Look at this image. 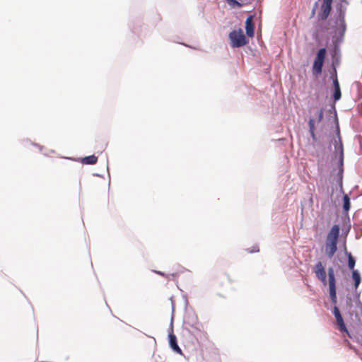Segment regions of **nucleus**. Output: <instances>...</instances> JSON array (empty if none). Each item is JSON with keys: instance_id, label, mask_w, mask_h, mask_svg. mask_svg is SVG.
<instances>
[{"instance_id": "39448f33", "label": "nucleus", "mask_w": 362, "mask_h": 362, "mask_svg": "<svg viewBox=\"0 0 362 362\" xmlns=\"http://www.w3.org/2000/svg\"><path fill=\"white\" fill-rule=\"evenodd\" d=\"M333 314L335 317L337 325L338 326V329L341 332L349 333L346 329V325L344 322L343 317L340 313L339 308L337 306H334L333 308Z\"/></svg>"}, {"instance_id": "6e6552de", "label": "nucleus", "mask_w": 362, "mask_h": 362, "mask_svg": "<svg viewBox=\"0 0 362 362\" xmlns=\"http://www.w3.org/2000/svg\"><path fill=\"white\" fill-rule=\"evenodd\" d=\"M169 344L170 346L175 352L180 355H183L181 349L177 344V337L173 332L169 334Z\"/></svg>"}, {"instance_id": "0eeeda50", "label": "nucleus", "mask_w": 362, "mask_h": 362, "mask_svg": "<svg viewBox=\"0 0 362 362\" xmlns=\"http://www.w3.org/2000/svg\"><path fill=\"white\" fill-rule=\"evenodd\" d=\"M314 272L317 276V278L320 280L324 285L327 284V275L325 269L322 264V262H318L314 269Z\"/></svg>"}, {"instance_id": "1a4fd4ad", "label": "nucleus", "mask_w": 362, "mask_h": 362, "mask_svg": "<svg viewBox=\"0 0 362 362\" xmlns=\"http://www.w3.org/2000/svg\"><path fill=\"white\" fill-rule=\"evenodd\" d=\"M245 30L247 36L253 37L254 36V24L252 23V16H250L247 18L245 21Z\"/></svg>"}, {"instance_id": "dca6fc26", "label": "nucleus", "mask_w": 362, "mask_h": 362, "mask_svg": "<svg viewBox=\"0 0 362 362\" xmlns=\"http://www.w3.org/2000/svg\"><path fill=\"white\" fill-rule=\"evenodd\" d=\"M323 118V110H320L318 113V122H320Z\"/></svg>"}, {"instance_id": "9b49d317", "label": "nucleus", "mask_w": 362, "mask_h": 362, "mask_svg": "<svg viewBox=\"0 0 362 362\" xmlns=\"http://www.w3.org/2000/svg\"><path fill=\"white\" fill-rule=\"evenodd\" d=\"M97 161H98V157L94 155L86 156V157L83 158L82 160L83 163L89 164V165L95 164L97 163Z\"/></svg>"}, {"instance_id": "423d86ee", "label": "nucleus", "mask_w": 362, "mask_h": 362, "mask_svg": "<svg viewBox=\"0 0 362 362\" xmlns=\"http://www.w3.org/2000/svg\"><path fill=\"white\" fill-rule=\"evenodd\" d=\"M332 1L333 0H323L320 13V19L326 20L328 18L332 9Z\"/></svg>"}, {"instance_id": "f3484780", "label": "nucleus", "mask_w": 362, "mask_h": 362, "mask_svg": "<svg viewBox=\"0 0 362 362\" xmlns=\"http://www.w3.org/2000/svg\"><path fill=\"white\" fill-rule=\"evenodd\" d=\"M230 4H237L240 6V4L236 0H226Z\"/></svg>"}, {"instance_id": "9d476101", "label": "nucleus", "mask_w": 362, "mask_h": 362, "mask_svg": "<svg viewBox=\"0 0 362 362\" xmlns=\"http://www.w3.org/2000/svg\"><path fill=\"white\" fill-rule=\"evenodd\" d=\"M333 84H334V92L333 94V98H334V100L335 101H337L341 98V95L339 83L337 76H335V78L333 80Z\"/></svg>"}, {"instance_id": "f03ea898", "label": "nucleus", "mask_w": 362, "mask_h": 362, "mask_svg": "<svg viewBox=\"0 0 362 362\" xmlns=\"http://www.w3.org/2000/svg\"><path fill=\"white\" fill-rule=\"evenodd\" d=\"M228 37L230 41V46L233 48L243 47L248 42L241 28L231 31Z\"/></svg>"}, {"instance_id": "20e7f679", "label": "nucleus", "mask_w": 362, "mask_h": 362, "mask_svg": "<svg viewBox=\"0 0 362 362\" xmlns=\"http://www.w3.org/2000/svg\"><path fill=\"white\" fill-rule=\"evenodd\" d=\"M329 296L333 303H337L336 279L333 268L328 269Z\"/></svg>"}, {"instance_id": "a211bd4d", "label": "nucleus", "mask_w": 362, "mask_h": 362, "mask_svg": "<svg viewBox=\"0 0 362 362\" xmlns=\"http://www.w3.org/2000/svg\"><path fill=\"white\" fill-rule=\"evenodd\" d=\"M157 273H158V274H160V275L163 276H165V274H164L163 272H158Z\"/></svg>"}, {"instance_id": "4468645a", "label": "nucleus", "mask_w": 362, "mask_h": 362, "mask_svg": "<svg viewBox=\"0 0 362 362\" xmlns=\"http://www.w3.org/2000/svg\"><path fill=\"white\" fill-rule=\"evenodd\" d=\"M348 255V267L350 269L354 270V268L355 267L356 261L350 252H347Z\"/></svg>"}, {"instance_id": "f257e3e1", "label": "nucleus", "mask_w": 362, "mask_h": 362, "mask_svg": "<svg viewBox=\"0 0 362 362\" xmlns=\"http://www.w3.org/2000/svg\"><path fill=\"white\" fill-rule=\"evenodd\" d=\"M339 233V226L334 225L327 235L325 244V252L329 258H332L337 250Z\"/></svg>"}, {"instance_id": "2eb2a0df", "label": "nucleus", "mask_w": 362, "mask_h": 362, "mask_svg": "<svg viewBox=\"0 0 362 362\" xmlns=\"http://www.w3.org/2000/svg\"><path fill=\"white\" fill-rule=\"evenodd\" d=\"M309 127H310V133L311 136L315 139V120L313 118H310L308 122Z\"/></svg>"}, {"instance_id": "7ed1b4c3", "label": "nucleus", "mask_w": 362, "mask_h": 362, "mask_svg": "<svg viewBox=\"0 0 362 362\" xmlns=\"http://www.w3.org/2000/svg\"><path fill=\"white\" fill-rule=\"evenodd\" d=\"M326 52L327 51L325 48H321L317 52L313 66V74L318 75L322 73L323 64L326 57Z\"/></svg>"}, {"instance_id": "f8f14e48", "label": "nucleus", "mask_w": 362, "mask_h": 362, "mask_svg": "<svg viewBox=\"0 0 362 362\" xmlns=\"http://www.w3.org/2000/svg\"><path fill=\"white\" fill-rule=\"evenodd\" d=\"M352 278L354 280L355 288H357L361 283V276L357 270L352 271Z\"/></svg>"}, {"instance_id": "ddd939ff", "label": "nucleus", "mask_w": 362, "mask_h": 362, "mask_svg": "<svg viewBox=\"0 0 362 362\" xmlns=\"http://www.w3.org/2000/svg\"><path fill=\"white\" fill-rule=\"evenodd\" d=\"M343 209L345 211H348L350 209L351 203L350 199L347 194H345L343 197Z\"/></svg>"}]
</instances>
